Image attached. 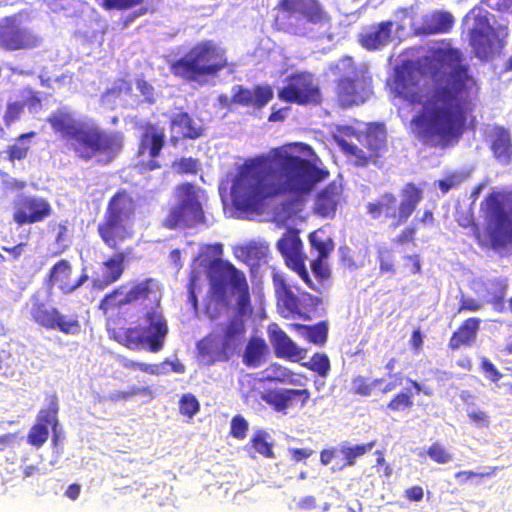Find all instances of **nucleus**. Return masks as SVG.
<instances>
[{"mask_svg":"<svg viewBox=\"0 0 512 512\" xmlns=\"http://www.w3.org/2000/svg\"><path fill=\"white\" fill-rule=\"evenodd\" d=\"M437 60L451 68L445 79H434L423 107L411 118L410 133L423 145L447 148L462 138L467 116L473 111L469 97V67L462 64V53L457 48L438 50Z\"/></svg>","mask_w":512,"mask_h":512,"instance_id":"nucleus-1","label":"nucleus"},{"mask_svg":"<svg viewBox=\"0 0 512 512\" xmlns=\"http://www.w3.org/2000/svg\"><path fill=\"white\" fill-rule=\"evenodd\" d=\"M312 148L304 143H289L269 153L268 167L247 165L233 183L235 204L247 211L258 210L267 198L279 195L302 197L310 194L317 183L329 176L308 156Z\"/></svg>","mask_w":512,"mask_h":512,"instance_id":"nucleus-2","label":"nucleus"},{"mask_svg":"<svg viewBox=\"0 0 512 512\" xmlns=\"http://www.w3.org/2000/svg\"><path fill=\"white\" fill-rule=\"evenodd\" d=\"M210 293L217 302H226L228 289L237 294L235 312L225 323L222 333H209L197 347L211 364L227 362L245 340V320L252 316L253 307L246 275L234 264L221 258L213 259L207 270Z\"/></svg>","mask_w":512,"mask_h":512,"instance_id":"nucleus-3","label":"nucleus"},{"mask_svg":"<svg viewBox=\"0 0 512 512\" xmlns=\"http://www.w3.org/2000/svg\"><path fill=\"white\" fill-rule=\"evenodd\" d=\"M53 132L60 135L81 160L88 162L100 157L108 164L122 151L124 135L120 131H106L92 118L77 119L66 108L53 111L46 119Z\"/></svg>","mask_w":512,"mask_h":512,"instance_id":"nucleus-4","label":"nucleus"},{"mask_svg":"<svg viewBox=\"0 0 512 512\" xmlns=\"http://www.w3.org/2000/svg\"><path fill=\"white\" fill-rule=\"evenodd\" d=\"M505 198L504 192L492 191L480 203L483 230L475 221L472 208L457 209L455 212L457 224L469 229L481 248L499 250L512 244V198L508 202V209L505 208Z\"/></svg>","mask_w":512,"mask_h":512,"instance_id":"nucleus-5","label":"nucleus"},{"mask_svg":"<svg viewBox=\"0 0 512 512\" xmlns=\"http://www.w3.org/2000/svg\"><path fill=\"white\" fill-rule=\"evenodd\" d=\"M229 65L226 50L212 40L196 43L181 58L170 64V72L187 83L205 84Z\"/></svg>","mask_w":512,"mask_h":512,"instance_id":"nucleus-6","label":"nucleus"},{"mask_svg":"<svg viewBox=\"0 0 512 512\" xmlns=\"http://www.w3.org/2000/svg\"><path fill=\"white\" fill-rule=\"evenodd\" d=\"M137 203L130 192L122 188L108 200L97 233L104 245L112 251H121V246L133 239Z\"/></svg>","mask_w":512,"mask_h":512,"instance_id":"nucleus-7","label":"nucleus"},{"mask_svg":"<svg viewBox=\"0 0 512 512\" xmlns=\"http://www.w3.org/2000/svg\"><path fill=\"white\" fill-rule=\"evenodd\" d=\"M144 319L145 327L108 329L109 337L130 350L147 348L152 353L159 352L169 332L167 320L158 307L147 310Z\"/></svg>","mask_w":512,"mask_h":512,"instance_id":"nucleus-8","label":"nucleus"},{"mask_svg":"<svg viewBox=\"0 0 512 512\" xmlns=\"http://www.w3.org/2000/svg\"><path fill=\"white\" fill-rule=\"evenodd\" d=\"M423 200V190L413 182L406 183L400 190V201L392 192H384L376 201L366 205L367 214L374 220L384 217L390 221V228L405 225Z\"/></svg>","mask_w":512,"mask_h":512,"instance_id":"nucleus-9","label":"nucleus"},{"mask_svg":"<svg viewBox=\"0 0 512 512\" xmlns=\"http://www.w3.org/2000/svg\"><path fill=\"white\" fill-rule=\"evenodd\" d=\"M329 70L335 75L348 74L340 76L336 82L335 97L340 108L359 106L369 99L372 94L371 80L358 74L351 57L341 58L331 64Z\"/></svg>","mask_w":512,"mask_h":512,"instance_id":"nucleus-10","label":"nucleus"},{"mask_svg":"<svg viewBox=\"0 0 512 512\" xmlns=\"http://www.w3.org/2000/svg\"><path fill=\"white\" fill-rule=\"evenodd\" d=\"M272 283L276 308L281 317L285 319H311V312L321 303L319 297L302 291L298 286L291 284L280 272L272 274Z\"/></svg>","mask_w":512,"mask_h":512,"instance_id":"nucleus-11","label":"nucleus"},{"mask_svg":"<svg viewBox=\"0 0 512 512\" xmlns=\"http://www.w3.org/2000/svg\"><path fill=\"white\" fill-rule=\"evenodd\" d=\"M275 9L279 12L273 19L276 31H287L292 25L291 16H297L314 26L329 25L331 17L319 0H279Z\"/></svg>","mask_w":512,"mask_h":512,"instance_id":"nucleus-12","label":"nucleus"},{"mask_svg":"<svg viewBox=\"0 0 512 512\" xmlns=\"http://www.w3.org/2000/svg\"><path fill=\"white\" fill-rule=\"evenodd\" d=\"M158 284L157 279L149 277L130 284L118 285L103 296L98 309L105 317L110 318L125 306L148 300L158 289Z\"/></svg>","mask_w":512,"mask_h":512,"instance_id":"nucleus-13","label":"nucleus"},{"mask_svg":"<svg viewBox=\"0 0 512 512\" xmlns=\"http://www.w3.org/2000/svg\"><path fill=\"white\" fill-rule=\"evenodd\" d=\"M180 198L173 207L166 220L165 226L169 229L192 228L205 222V215L198 194L193 184L183 183L177 187Z\"/></svg>","mask_w":512,"mask_h":512,"instance_id":"nucleus-14","label":"nucleus"},{"mask_svg":"<svg viewBox=\"0 0 512 512\" xmlns=\"http://www.w3.org/2000/svg\"><path fill=\"white\" fill-rule=\"evenodd\" d=\"M166 143L165 131L162 127L153 123H145L139 136L135 168L141 174H145L162 167L158 161L162 149Z\"/></svg>","mask_w":512,"mask_h":512,"instance_id":"nucleus-15","label":"nucleus"},{"mask_svg":"<svg viewBox=\"0 0 512 512\" xmlns=\"http://www.w3.org/2000/svg\"><path fill=\"white\" fill-rule=\"evenodd\" d=\"M30 316L38 326L46 330H59L66 335L78 334L81 330L77 315L67 317L39 297L32 298Z\"/></svg>","mask_w":512,"mask_h":512,"instance_id":"nucleus-16","label":"nucleus"},{"mask_svg":"<svg viewBox=\"0 0 512 512\" xmlns=\"http://www.w3.org/2000/svg\"><path fill=\"white\" fill-rule=\"evenodd\" d=\"M278 97L284 102L297 105H320L322 95L320 88L314 82L313 76L307 72H297L286 79V84Z\"/></svg>","mask_w":512,"mask_h":512,"instance_id":"nucleus-17","label":"nucleus"},{"mask_svg":"<svg viewBox=\"0 0 512 512\" xmlns=\"http://www.w3.org/2000/svg\"><path fill=\"white\" fill-rule=\"evenodd\" d=\"M40 43L41 38L15 15L0 20V47L5 51L31 50Z\"/></svg>","mask_w":512,"mask_h":512,"instance_id":"nucleus-18","label":"nucleus"},{"mask_svg":"<svg viewBox=\"0 0 512 512\" xmlns=\"http://www.w3.org/2000/svg\"><path fill=\"white\" fill-rule=\"evenodd\" d=\"M390 87L395 97L410 105H423L425 102L427 94L424 95L421 86L420 72L412 65L397 67Z\"/></svg>","mask_w":512,"mask_h":512,"instance_id":"nucleus-19","label":"nucleus"},{"mask_svg":"<svg viewBox=\"0 0 512 512\" xmlns=\"http://www.w3.org/2000/svg\"><path fill=\"white\" fill-rule=\"evenodd\" d=\"M53 209L48 200L39 196H22L14 203L13 221L18 226L32 225L45 221Z\"/></svg>","mask_w":512,"mask_h":512,"instance_id":"nucleus-20","label":"nucleus"},{"mask_svg":"<svg viewBox=\"0 0 512 512\" xmlns=\"http://www.w3.org/2000/svg\"><path fill=\"white\" fill-rule=\"evenodd\" d=\"M277 248L282 254L285 264L296 272L302 280L311 287V280L306 270L302 254V241L298 235L293 231L285 233L278 240Z\"/></svg>","mask_w":512,"mask_h":512,"instance_id":"nucleus-21","label":"nucleus"},{"mask_svg":"<svg viewBox=\"0 0 512 512\" xmlns=\"http://www.w3.org/2000/svg\"><path fill=\"white\" fill-rule=\"evenodd\" d=\"M310 397L311 392L307 388L269 389L261 395V399L275 412L282 413H286L292 407H305Z\"/></svg>","mask_w":512,"mask_h":512,"instance_id":"nucleus-22","label":"nucleus"},{"mask_svg":"<svg viewBox=\"0 0 512 512\" xmlns=\"http://www.w3.org/2000/svg\"><path fill=\"white\" fill-rule=\"evenodd\" d=\"M169 131V143L177 147L183 141L201 138L206 129L203 125L197 124L188 112L180 111L170 117Z\"/></svg>","mask_w":512,"mask_h":512,"instance_id":"nucleus-23","label":"nucleus"},{"mask_svg":"<svg viewBox=\"0 0 512 512\" xmlns=\"http://www.w3.org/2000/svg\"><path fill=\"white\" fill-rule=\"evenodd\" d=\"M72 266L66 259L56 262L49 271L47 284L49 287H57L61 293L71 294L80 288L87 280L88 275L83 272L76 280L71 279Z\"/></svg>","mask_w":512,"mask_h":512,"instance_id":"nucleus-24","label":"nucleus"},{"mask_svg":"<svg viewBox=\"0 0 512 512\" xmlns=\"http://www.w3.org/2000/svg\"><path fill=\"white\" fill-rule=\"evenodd\" d=\"M273 99V90L269 85H255L248 89L242 85L232 88L231 102L242 107L259 110Z\"/></svg>","mask_w":512,"mask_h":512,"instance_id":"nucleus-25","label":"nucleus"},{"mask_svg":"<svg viewBox=\"0 0 512 512\" xmlns=\"http://www.w3.org/2000/svg\"><path fill=\"white\" fill-rule=\"evenodd\" d=\"M269 341L278 358L300 362L307 356V350L299 347L285 331L276 324L268 328Z\"/></svg>","mask_w":512,"mask_h":512,"instance_id":"nucleus-26","label":"nucleus"},{"mask_svg":"<svg viewBox=\"0 0 512 512\" xmlns=\"http://www.w3.org/2000/svg\"><path fill=\"white\" fill-rule=\"evenodd\" d=\"M131 252L132 248H127L124 251H114L113 255L105 259L101 263V275L93 280L94 286L98 289H104L119 281L125 272V262Z\"/></svg>","mask_w":512,"mask_h":512,"instance_id":"nucleus-27","label":"nucleus"},{"mask_svg":"<svg viewBox=\"0 0 512 512\" xmlns=\"http://www.w3.org/2000/svg\"><path fill=\"white\" fill-rule=\"evenodd\" d=\"M493 28L485 16H477L475 24L469 32L470 44L475 55L480 59H486L492 51L490 34Z\"/></svg>","mask_w":512,"mask_h":512,"instance_id":"nucleus-28","label":"nucleus"},{"mask_svg":"<svg viewBox=\"0 0 512 512\" xmlns=\"http://www.w3.org/2000/svg\"><path fill=\"white\" fill-rule=\"evenodd\" d=\"M482 320L479 317H469L463 320L451 334L448 348L452 351L463 347H472L477 340Z\"/></svg>","mask_w":512,"mask_h":512,"instance_id":"nucleus-29","label":"nucleus"},{"mask_svg":"<svg viewBox=\"0 0 512 512\" xmlns=\"http://www.w3.org/2000/svg\"><path fill=\"white\" fill-rule=\"evenodd\" d=\"M489 137V147L493 156L499 162L510 163L512 160V139L508 129L503 126H494Z\"/></svg>","mask_w":512,"mask_h":512,"instance_id":"nucleus-30","label":"nucleus"},{"mask_svg":"<svg viewBox=\"0 0 512 512\" xmlns=\"http://www.w3.org/2000/svg\"><path fill=\"white\" fill-rule=\"evenodd\" d=\"M393 22L391 20L380 22L371 27L370 30L360 34L359 43L367 50H376L388 43L391 38V29Z\"/></svg>","mask_w":512,"mask_h":512,"instance_id":"nucleus-31","label":"nucleus"},{"mask_svg":"<svg viewBox=\"0 0 512 512\" xmlns=\"http://www.w3.org/2000/svg\"><path fill=\"white\" fill-rule=\"evenodd\" d=\"M268 352L269 348L265 340L252 336L245 346L242 362L249 368H258L264 363Z\"/></svg>","mask_w":512,"mask_h":512,"instance_id":"nucleus-32","label":"nucleus"},{"mask_svg":"<svg viewBox=\"0 0 512 512\" xmlns=\"http://www.w3.org/2000/svg\"><path fill=\"white\" fill-rule=\"evenodd\" d=\"M454 24L451 13L434 11L423 19L422 31L427 35L448 33Z\"/></svg>","mask_w":512,"mask_h":512,"instance_id":"nucleus-33","label":"nucleus"},{"mask_svg":"<svg viewBox=\"0 0 512 512\" xmlns=\"http://www.w3.org/2000/svg\"><path fill=\"white\" fill-rule=\"evenodd\" d=\"M289 327L299 333L306 341L322 347L328 340V323L319 321L313 325L292 323Z\"/></svg>","mask_w":512,"mask_h":512,"instance_id":"nucleus-34","label":"nucleus"},{"mask_svg":"<svg viewBox=\"0 0 512 512\" xmlns=\"http://www.w3.org/2000/svg\"><path fill=\"white\" fill-rule=\"evenodd\" d=\"M337 209V193L334 185L322 189L316 196L314 211L323 218H333Z\"/></svg>","mask_w":512,"mask_h":512,"instance_id":"nucleus-35","label":"nucleus"},{"mask_svg":"<svg viewBox=\"0 0 512 512\" xmlns=\"http://www.w3.org/2000/svg\"><path fill=\"white\" fill-rule=\"evenodd\" d=\"M267 252V246L255 242L240 244L233 248L235 258L247 265H252L265 259Z\"/></svg>","mask_w":512,"mask_h":512,"instance_id":"nucleus-36","label":"nucleus"},{"mask_svg":"<svg viewBox=\"0 0 512 512\" xmlns=\"http://www.w3.org/2000/svg\"><path fill=\"white\" fill-rule=\"evenodd\" d=\"M434 222V212L430 209H425L422 215L417 218L414 223L401 230V232L394 238L393 242L397 245H404L408 243L414 244L418 231V224L423 226H432Z\"/></svg>","mask_w":512,"mask_h":512,"instance_id":"nucleus-37","label":"nucleus"},{"mask_svg":"<svg viewBox=\"0 0 512 512\" xmlns=\"http://www.w3.org/2000/svg\"><path fill=\"white\" fill-rule=\"evenodd\" d=\"M309 243L311 249L317 252V258L327 259L335 248L333 238L324 229L311 232Z\"/></svg>","mask_w":512,"mask_h":512,"instance_id":"nucleus-38","label":"nucleus"},{"mask_svg":"<svg viewBox=\"0 0 512 512\" xmlns=\"http://www.w3.org/2000/svg\"><path fill=\"white\" fill-rule=\"evenodd\" d=\"M377 444V440H371L364 444L342 445L340 452L343 455V467H351L356 464L358 458L370 452Z\"/></svg>","mask_w":512,"mask_h":512,"instance_id":"nucleus-39","label":"nucleus"},{"mask_svg":"<svg viewBox=\"0 0 512 512\" xmlns=\"http://www.w3.org/2000/svg\"><path fill=\"white\" fill-rule=\"evenodd\" d=\"M364 146L372 157L376 158L380 155L381 151L386 148V132L382 126L377 125L368 129Z\"/></svg>","mask_w":512,"mask_h":512,"instance_id":"nucleus-40","label":"nucleus"},{"mask_svg":"<svg viewBox=\"0 0 512 512\" xmlns=\"http://www.w3.org/2000/svg\"><path fill=\"white\" fill-rule=\"evenodd\" d=\"M269 435L265 430H257L250 439L251 448L265 458H274L273 445L268 441Z\"/></svg>","mask_w":512,"mask_h":512,"instance_id":"nucleus-41","label":"nucleus"},{"mask_svg":"<svg viewBox=\"0 0 512 512\" xmlns=\"http://www.w3.org/2000/svg\"><path fill=\"white\" fill-rule=\"evenodd\" d=\"M335 141L346 155L354 157L355 164L357 166H365L369 163L370 160L374 158L371 156L370 152L369 154H365V152L358 146L348 143L341 137L335 136Z\"/></svg>","mask_w":512,"mask_h":512,"instance_id":"nucleus-42","label":"nucleus"},{"mask_svg":"<svg viewBox=\"0 0 512 512\" xmlns=\"http://www.w3.org/2000/svg\"><path fill=\"white\" fill-rule=\"evenodd\" d=\"M59 411L58 399L56 395H52L45 409H41L37 415L36 423H42L45 427L49 425L56 429L58 425L57 414Z\"/></svg>","mask_w":512,"mask_h":512,"instance_id":"nucleus-43","label":"nucleus"},{"mask_svg":"<svg viewBox=\"0 0 512 512\" xmlns=\"http://www.w3.org/2000/svg\"><path fill=\"white\" fill-rule=\"evenodd\" d=\"M384 382L383 378H376L370 381L368 378L357 375L352 378V392L355 395H359L362 397H369L375 386L380 385Z\"/></svg>","mask_w":512,"mask_h":512,"instance_id":"nucleus-44","label":"nucleus"},{"mask_svg":"<svg viewBox=\"0 0 512 512\" xmlns=\"http://www.w3.org/2000/svg\"><path fill=\"white\" fill-rule=\"evenodd\" d=\"M302 366L317 373L321 377H326L331 368L330 360L325 353L313 354L310 361L303 363Z\"/></svg>","mask_w":512,"mask_h":512,"instance_id":"nucleus-45","label":"nucleus"},{"mask_svg":"<svg viewBox=\"0 0 512 512\" xmlns=\"http://www.w3.org/2000/svg\"><path fill=\"white\" fill-rule=\"evenodd\" d=\"M377 262L381 274L394 275L397 271L396 260L392 249L380 248L377 250Z\"/></svg>","mask_w":512,"mask_h":512,"instance_id":"nucleus-46","label":"nucleus"},{"mask_svg":"<svg viewBox=\"0 0 512 512\" xmlns=\"http://www.w3.org/2000/svg\"><path fill=\"white\" fill-rule=\"evenodd\" d=\"M106 11H127L144 3V0H95Z\"/></svg>","mask_w":512,"mask_h":512,"instance_id":"nucleus-47","label":"nucleus"},{"mask_svg":"<svg viewBox=\"0 0 512 512\" xmlns=\"http://www.w3.org/2000/svg\"><path fill=\"white\" fill-rule=\"evenodd\" d=\"M413 405V395L411 393L401 391L391 398L387 404V408L392 412H399L411 409Z\"/></svg>","mask_w":512,"mask_h":512,"instance_id":"nucleus-48","label":"nucleus"},{"mask_svg":"<svg viewBox=\"0 0 512 512\" xmlns=\"http://www.w3.org/2000/svg\"><path fill=\"white\" fill-rule=\"evenodd\" d=\"M48 437V427H45L42 423H35L27 435V442L36 448H40L48 440Z\"/></svg>","mask_w":512,"mask_h":512,"instance_id":"nucleus-49","label":"nucleus"},{"mask_svg":"<svg viewBox=\"0 0 512 512\" xmlns=\"http://www.w3.org/2000/svg\"><path fill=\"white\" fill-rule=\"evenodd\" d=\"M200 404L197 398L191 394H183L179 400V412L181 415L192 418L199 412Z\"/></svg>","mask_w":512,"mask_h":512,"instance_id":"nucleus-50","label":"nucleus"},{"mask_svg":"<svg viewBox=\"0 0 512 512\" xmlns=\"http://www.w3.org/2000/svg\"><path fill=\"white\" fill-rule=\"evenodd\" d=\"M426 453L429 458L437 464H446L452 460V454L438 441L433 442L426 450Z\"/></svg>","mask_w":512,"mask_h":512,"instance_id":"nucleus-51","label":"nucleus"},{"mask_svg":"<svg viewBox=\"0 0 512 512\" xmlns=\"http://www.w3.org/2000/svg\"><path fill=\"white\" fill-rule=\"evenodd\" d=\"M151 390L149 387H132L128 391H113L109 394L108 400L116 403L120 401H127L135 395H150Z\"/></svg>","mask_w":512,"mask_h":512,"instance_id":"nucleus-52","label":"nucleus"},{"mask_svg":"<svg viewBox=\"0 0 512 512\" xmlns=\"http://www.w3.org/2000/svg\"><path fill=\"white\" fill-rule=\"evenodd\" d=\"M248 430L249 423L242 415L237 414L232 417L230 424V436L243 440L247 436Z\"/></svg>","mask_w":512,"mask_h":512,"instance_id":"nucleus-53","label":"nucleus"},{"mask_svg":"<svg viewBox=\"0 0 512 512\" xmlns=\"http://www.w3.org/2000/svg\"><path fill=\"white\" fill-rule=\"evenodd\" d=\"M25 108V104L20 101L11 102L7 104V109L3 117L4 124L10 126L18 121Z\"/></svg>","mask_w":512,"mask_h":512,"instance_id":"nucleus-54","label":"nucleus"},{"mask_svg":"<svg viewBox=\"0 0 512 512\" xmlns=\"http://www.w3.org/2000/svg\"><path fill=\"white\" fill-rule=\"evenodd\" d=\"M279 375L275 377V380L280 383L289 384V385H300L301 381L300 379L306 380L307 377L305 374H297L293 372L292 370L280 367L279 369Z\"/></svg>","mask_w":512,"mask_h":512,"instance_id":"nucleus-55","label":"nucleus"},{"mask_svg":"<svg viewBox=\"0 0 512 512\" xmlns=\"http://www.w3.org/2000/svg\"><path fill=\"white\" fill-rule=\"evenodd\" d=\"M174 167L179 174H196L198 161L192 157H183L174 163Z\"/></svg>","mask_w":512,"mask_h":512,"instance_id":"nucleus-56","label":"nucleus"},{"mask_svg":"<svg viewBox=\"0 0 512 512\" xmlns=\"http://www.w3.org/2000/svg\"><path fill=\"white\" fill-rule=\"evenodd\" d=\"M482 308V303L472 297L461 295L459 299L457 314L462 312H477Z\"/></svg>","mask_w":512,"mask_h":512,"instance_id":"nucleus-57","label":"nucleus"},{"mask_svg":"<svg viewBox=\"0 0 512 512\" xmlns=\"http://www.w3.org/2000/svg\"><path fill=\"white\" fill-rule=\"evenodd\" d=\"M124 367L131 370H139L151 375H158L160 373V368L157 364H148L143 362L126 360L124 362Z\"/></svg>","mask_w":512,"mask_h":512,"instance_id":"nucleus-58","label":"nucleus"},{"mask_svg":"<svg viewBox=\"0 0 512 512\" xmlns=\"http://www.w3.org/2000/svg\"><path fill=\"white\" fill-rule=\"evenodd\" d=\"M462 177L457 173L447 175L445 178L437 181V186L443 194L448 193L451 189L460 185Z\"/></svg>","mask_w":512,"mask_h":512,"instance_id":"nucleus-59","label":"nucleus"},{"mask_svg":"<svg viewBox=\"0 0 512 512\" xmlns=\"http://www.w3.org/2000/svg\"><path fill=\"white\" fill-rule=\"evenodd\" d=\"M480 368L486 377L494 383L498 382L503 376L498 368L487 358H482Z\"/></svg>","mask_w":512,"mask_h":512,"instance_id":"nucleus-60","label":"nucleus"},{"mask_svg":"<svg viewBox=\"0 0 512 512\" xmlns=\"http://www.w3.org/2000/svg\"><path fill=\"white\" fill-rule=\"evenodd\" d=\"M312 272L320 280H327L330 277V269L324 258H316L311 265Z\"/></svg>","mask_w":512,"mask_h":512,"instance_id":"nucleus-61","label":"nucleus"},{"mask_svg":"<svg viewBox=\"0 0 512 512\" xmlns=\"http://www.w3.org/2000/svg\"><path fill=\"white\" fill-rule=\"evenodd\" d=\"M339 255L341 263L350 270L358 268L353 255L352 249L347 245H341L339 247Z\"/></svg>","mask_w":512,"mask_h":512,"instance_id":"nucleus-62","label":"nucleus"},{"mask_svg":"<svg viewBox=\"0 0 512 512\" xmlns=\"http://www.w3.org/2000/svg\"><path fill=\"white\" fill-rule=\"evenodd\" d=\"M28 151H29L28 146L15 144V145H12L9 147V149L7 150V153H8L9 159L13 161V160L24 159L27 156Z\"/></svg>","mask_w":512,"mask_h":512,"instance_id":"nucleus-63","label":"nucleus"},{"mask_svg":"<svg viewBox=\"0 0 512 512\" xmlns=\"http://www.w3.org/2000/svg\"><path fill=\"white\" fill-rule=\"evenodd\" d=\"M404 496L411 502H419L424 497L423 488L419 485L409 487L405 490Z\"/></svg>","mask_w":512,"mask_h":512,"instance_id":"nucleus-64","label":"nucleus"}]
</instances>
